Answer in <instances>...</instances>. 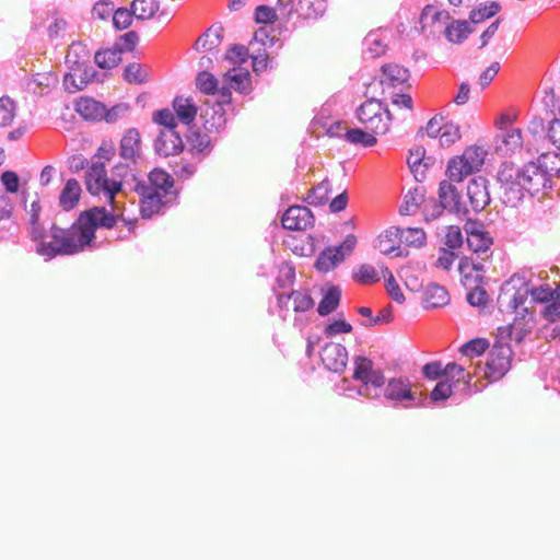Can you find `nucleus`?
<instances>
[{
    "instance_id": "nucleus-1",
    "label": "nucleus",
    "mask_w": 560,
    "mask_h": 560,
    "mask_svg": "<svg viewBox=\"0 0 560 560\" xmlns=\"http://www.w3.org/2000/svg\"><path fill=\"white\" fill-rule=\"evenodd\" d=\"M50 238L47 244H42L39 248V254L49 258L81 253L93 243L90 234L78 219L68 229L52 224Z\"/></svg>"
},
{
    "instance_id": "nucleus-2",
    "label": "nucleus",
    "mask_w": 560,
    "mask_h": 560,
    "mask_svg": "<svg viewBox=\"0 0 560 560\" xmlns=\"http://www.w3.org/2000/svg\"><path fill=\"white\" fill-rule=\"evenodd\" d=\"M357 118L373 133L385 135L390 129L394 115L380 100L371 97L357 108Z\"/></svg>"
},
{
    "instance_id": "nucleus-3",
    "label": "nucleus",
    "mask_w": 560,
    "mask_h": 560,
    "mask_svg": "<svg viewBox=\"0 0 560 560\" xmlns=\"http://www.w3.org/2000/svg\"><path fill=\"white\" fill-rule=\"evenodd\" d=\"M82 49L81 45H72L67 54L66 60L70 63V70L63 77L65 90L69 93H77L85 89L93 82L96 72L86 63V60L72 59V54L75 56L77 49Z\"/></svg>"
},
{
    "instance_id": "nucleus-4",
    "label": "nucleus",
    "mask_w": 560,
    "mask_h": 560,
    "mask_svg": "<svg viewBox=\"0 0 560 560\" xmlns=\"http://www.w3.org/2000/svg\"><path fill=\"white\" fill-rule=\"evenodd\" d=\"M85 186L90 194H104L109 203H114L115 195L121 190V180L108 179L104 163L96 162L91 165L85 175Z\"/></svg>"
},
{
    "instance_id": "nucleus-5",
    "label": "nucleus",
    "mask_w": 560,
    "mask_h": 560,
    "mask_svg": "<svg viewBox=\"0 0 560 560\" xmlns=\"http://www.w3.org/2000/svg\"><path fill=\"white\" fill-rule=\"evenodd\" d=\"M522 167L513 163H503L497 175L500 184V191L504 198V202L514 206L522 200Z\"/></svg>"
},
{
    "instance_id": "nucleus-6",
    "label": "nucleus",
    "mask_w": 560,
    "mask_h": 560,
    "mask_svg": "<svg viewBox=\"0 0 560 560\" xmlns=\"http://www.w3.org/2000/svg\"><path fill=\"white\" fill-rule=\"evenodd\" d=\"M355 245L357 237L349 234L339 246L325 248L315 261L316 270L323 273L334 270L353 252Z\"/></svg>"
},
{
    "instance_id": "nucleus-7",
    "label": "nucleus",
    "mask_w": 560,
    "mask_h": 560,
    "mask_svg": "<svg viewBox=\"0 0 560 560\" xmlns=\"http://www.w3.org/2000/svg\"><path fill=\"white\" fill-rule=\"evenodd\" d=\"M513 351L506 343L495 342L486 363V377L490 381L501 380L511 368Z\"/></svg>"
},
{
    "instance_id": "nucleus-8",
    "label": "nucleus",
    "mask_w": 560,
    "mask_h": 560,
    "mask_svg": "<svg viewBox=\"0 0 560 560\" xmlns=\"http://www.w3.org/2000/svg\"><path fill=\"white\" fill-rule=\"evenodd\" d=\"M133 190L139 196L140 214L143 219H151L159 214L173 200V198L153 191L142 183H136Z\"/></svg>"
},
{
    "instance_id": "nucleus-9",
    "label": "nucleus",
    "mask_w": 560,
    "mask_h": 560,
    "mask_svg": "<svg viewBox=\"0 0 560 560\" xmlns=\"http://www.w3.org/2000/svg\"><path fill=\"white\" fill-rule=\"evenodd\" d=\"M118 219V215L110 213L104 207H94L81 212L78 217V220L90 234L92 241L95 238L96 229H112L116 225Z\"/></svg>"
},
{
    "instance_id": "nucleus-10",
    "label": "nucleus",
    "mask_w": 560,
    "mask_h": 560,
    "mask_svg": "<svg viewBox=\"0 0 560 560\" xmlns=\"http://www.w3.org/2000/svg\"><path fill=\"white\" fill-rule=\"evenodd\" d=\"M451 16L446 10H439L432 4L425 5L420 14L419 23L421 32L428 35H435L445 28Z\"/></svg>"
},
{
    "instance_id": "nucleus-11",
    "label": "nucleus",
    "mask_w": 560,
    "mask_h": 560,
    "mask_svg": "<svg viewBox=\"0 0 560 560\" xmlns=\"http://www.w3.org/2000/svg\"><path fill=\"white\" fill-rule=\"evenodd\" d=\"M522 198L524 197V192L527 191L530 195L539 192L544 187H546L548 183L546 168L535 163H528L524 167H522Z\"/></svg>"
},
{
    "instance_id": "nucleus-12",
    "label": "nucleus",
    "mask_w": 560,
    "mask_h": 560,
    "mask_svg": "<svg viewBox=\"0 0 560 560\" xmlns=\"http://www.w3.org/2000/svg\"><path fill=\"white\" fill-rule=\"evenodd\" d=\"M408 69L396 63L384 65L382 67V75L380 79V83L383 88V93L396 91V89L408 90L410 88V85L408 84Z\"/></svg>"
},
{
    "instance_id": "nucleus-13",
    "label": "nucleus",
    "mask_w": 560,
    "mask_h": 560,
    "mask_svg": "<svg viewBox=\"0 0 560 560\" xmlns=\"http://www.w3.org/2000/svg\"><path fill=\"white\" fill-rule=\"evenodd\" d=\"M281 223L285 230L305 231L314 225V215L304 206H292L283 213Z\"/></svg>"
},
{
    "instance_id": "nucleus-14",
    "label": "nucleus",
    "mask_w": 560,
    "mask_h": 560,
    "mask_svg": "<svg viewBox=\"0 0 560 560\" xmlns=\"http://www.w3.org/2000/svg\"><path fill=\"white\" fill-rule=\"evenodd\" d=\"M119 155L131 164H137L142 158V139L137 128H129L120 139Z\"/></svg>"
},
{
    "instance_id": "nucleus-15",
    "label": "nucleus",
    "mask_w": 560,
    "mask_h": 560,
    "mask_svg": "<svg viewBox=\"0 0 560 560\" xmlns=\"http://www.w3.org/2000/svg\"><path fill=\"white\" fill-rule=\"evenodd\" d=\"M320 360L325 368L331 372H342L348 362L347 349L335 342H327L320 350Z\"/></svg>"
},
{
    "instance_id": "nucleus-16",
    "label": "nucleus",
    "mask_w": 560,
    "mask_h": 560,
    "mask_svg": "<svg viewBox=\"0 0 560 560\" xmlns=\"http://www.w3.org/2000/svg\"><path fill=\"white\" fill-rule=\"evenodd\" d=\"M138 183L144 184V186L151 188L153 191L163 194L173 199L175 198L173 191L174 179L166 171L160 167L153 168L149 173L147 180H139Z\"/></svg>"
},
{
    "instance_id": "nucleus-17",
    "label": "nucleus",
    "mask_w": 560,
    "mask_h": 560,
    "mask_svg": "<svg viewBox=\"0 0 560 560\" xmlns=\"http://www.w3.org/2000/svg\"><path fill=\"white\" fill-rule=\"evenodd\" d=\"M467 197L474 211L483 210L490 203L487 180L482 177L472 178L467 186Z\"/></svg>"
},
{
    "instance_id": "nucleus-18",
    "label": "nucleus",
    "mask_w": 560,
    "mask_h": 560,
    "mask_svg": "<svg viewBox=\"0 0 560 560\" xmlns=\"http://www.w3.org/2000/svg\"><path fill=\"white\" fill-rule=\"evenodd\" d=\"M523 143L522 129L513 128L495 139V152L508 156L520 152L523 149Z\"/></svg>"
},
{
    "instance_id": "nucleus-19",
    "label": "nucleus",
    "mask_w": 560,
    "mask_h": 560,
    "mask_svg": "<svg viewBox=\"0 0 560 560\" xmlns=\"http://www.w3.org/2000/svg\"><path fill=\"white\" fill-rule=\"evenodd\" d=\"M154 147L160 155L171 156L180 153L184 149V143L175 130H165L161 131Z\"/></svg>"
},
{
    "instance_id": "nucleus-20",
    "label": "nucleus",
    "mask_w": 560,
    "mask_h": 560,
    "mask_svg": "<svg viewBox=\"0 0 560 560\" xmlns=\"http://www.w3.org/2000/svg\"><path fill=\"white\" fill-rule=\"evenodd\" d=\"M278 303L281 308L294 312H306L314 305V301L307 292L292 291L290 294H279Z\"/></svg>"
},
{
    "instance_id": "nucleus-21",
    "label": "nucleus",
    "mask_w": 560,
    "mask_h": 560,
    "mask_svg": "<svg viewBox=\"0 0 560 560\" xmlns=\"http://www.w3.org/2000/svg\"><path fill=\"white\" fill-rule=\"evenodd\" d=\"M399 228H392L380 234L375 241V248L383 255L401 256Z\"/></svg>"
},
{
    "instance_id": "nucleus-22",
    "label": "nucleus",
    "mask_w": 560,
    "mask_h": 560,
    "mask_svg": "<svg viewBox=\"0 0 560 560\" xmlns=\"http://www.w3.org/2000/svg\"><path fill=\"white\" fill-rule=\"evenodd\" d=\"M74 109L86 120H101L105 115L104 104L88 96L78 98L74 104Z\"/></svg>"
},
{
    "instance_id": "nucleus-23",
    "label": "nucleus",
    "mask_w": 560,
    "mask_h": 560,
    "mask_svg": "<svg viewBox=\"0 0 560 560\" xmlns=\"http://www.w3.org/2000/svg\"><path fill=\"white\" fill-rule=\"evenodd\" d=\"M455 182L443 180L439 188V199L442 208L448 209L456 213L462 212L460 196L454 185Z\"/></svg>"
},
{
    "instance_id": "nucleus-24",
    "label": "nucleus",
    "mask_w": 560,
    "mask_h": 560,
    "mask_svg": "<svg viewBox=\"0 0 560 560\" xmlns=\"http://www.w3.org/2000/svg\"><path fill=\"white\" fill-rule=\"evenodd\" d=\"M172 106L176 119L185 125H190L198 113V107L191 97L176 96L172 102Z\"/></svg>"
},
{
    "instance_id": "nucleus-25",
    "label": "nucleus",
    "mask_w": 560,
    "mask_h": 560,
    "mask_svg": "<svg viewBox=\"0 0 560 560\" xmlns=\"http://www.w3.org/2000/svg\"><path fill=\"white\" fill-rule=\"evenodd\" d=\"M466 243L467 246L475 253H485L487 252L491 244L492 238L488 232H486L481 226L470 225L466 229Z\"/></svg>"
},
{
    "instance_id": "nucleus-26",
    "label": "nucleus",
    "mask_w": 560,
    "mask_h": 560,
    "mask_svg": "<svg viewBox=\"0 0 560 560\" xmlns=\"http://www.w3.org/2000/svg\"><path fill=\"white\" fill-rule=\"evenodd\" d=\"M450 295L447 290L436 283L427 285L422 295V303L425 308H436L447 305Z\"/></svg>"
},
{
    "instance_id": "nucleus-27",
    "label": "nucleus",
    "mask_w": 560,
    "mask_h": 560,
    "mask_svg": "<svg viewBox=\"0 0 560 560\" xmlns=\"http://www.w3.org/2000/svg\"><path fill=\"white\" fill-rule=\"evenodd\" d=\"M81 185L80 183L74 179L70 178L66 182L65 187L62 188L60 196H59V206L65 211H70L74 209L80 200L81 197Z\"/></svg>"
},
{
    "instance_id": "nucleus-28",
    "label": "nucleus",
    "mask_w": 560,
    "mask_h": 560,
    "mask_svg": "<svg viewBox=\"0 0 560 560\" xmlns=\"http://www.w3.org/2000/svg\"><path fill=\"white\" fill-rule=\"evenodd\" d=\"M223 40V27L221 25L210 26L195 43L196 50H217Z\"/></svg>"
},
{
    "instance_id": "nucleus-29",
    "label": "nucleus",
    "mask_w": 560,
    "mask_h": 560,
    "mask_svg": "<svg viewBox=\"0 0 560 560\" xmlns=\"http://www.w3.org/2000/svg\"><path fill=\"white\" fill-rule=\"evenodd\" d=\"M384 395L390 400H412L411 385L407 378H390L385 388Z\"/></svg>"
},
{
    "instance_id": "nucleus-30",
    "label": "nucleus",
    "mask_w": 560,
    "mask_h": 560,
    "mask_svg": "<svg viewBox=\"0 0 560 560\" xmlns=\"http://www.w3.org/2000/svg\"><path fill=\"white\" fill-rule=\"evenodd\" d=\"M359 394L368 398H378L381 389L385 384V376L381 370L373 371L365 380H362Z\"/></svg>"
},
{
    "instance_id": "nucleus-31",
    "label": "nucleus",
    "mask_w": 560,
    "mask_h": 560,
    "mask_svg": "<svg viewBox=\"0 0 560 560\" xmlns=\"http://www.w3.org/2000/svg\"><path fill=\"white\" fill-rule=\"evenodd\" d=\"M406 89L397 91H389L384 93L387 95L392 106L402 116H409L413 110L412 97L409 93L405 92Z\"/></svg>"
},
{
    "instance_id": "nucleus-32",
    "label": "nucleus",
    "mask_w": 560,
    "mask_h": 560,
    "mask_svg": "<svg viewBox=\"0 0 560 560\" xmlns=\"http://www.w3.org/2000/svg\"><path fill=\"white\" fill-rule=\"evenodd\" d=\"M203 127L208 132H218L226 122L222 107L207 108L200 115Z\"/></svg>"
},
{
    "instance_id": "nucleus-33",
    "label": "nucleus",
    "mask_w": 560,
    "mask_h": 560,
    "mask_svg": "<svg viewBox=\"0 0 560 560\" xmlns=\"http://www.w3.org/2000/svg\"><path fill=\"white\" fill-rule=\"evenodd\" d=\"M471 174L472 172L469 170L462 155L454 156L448 161L445 172L448 180L460 183Z\"/></svg>"
},
{
    "instance_id": "nucleus-34",
    "label": "nucleus",
    "mask_w": 560,
    "mask_h": 560,
    "mask_svg": "<svg viewBox=\"0 0 560 560\" xmlns=\"http://www.w3.org/2000/svg\"><path fill=\"white\" fill-rule=\"evenodd\" d=\"M471 33V28L464 20L447 22L444 28L446 39L454 44H460Z\"/></svg>"
},
{
    "instance_id": "nucleus-35",
    "label": "nucleus",
    "mask_w": 560,
    "mask_h": 560,
    "mask_svg": "<svg viewBox=\"0 0 560 560\" xmlns=\"http://www.w3.org/2000/svg\"><path fill=\"white\" fill-rule=\"evenodd\" d=\"M233 85V89L242 94H247L252 91L250 73L243 69H233L224 74Z\"/></svg>"
},
{
    "instance_id": "nucleus-36",
    "label": "nucleus",
    "mask_w": 560,
    "mask_h": 560,
    "mask_svg": "<svg viewBox=\"0 0 560 560\" xmlns=\"http://www.w3.org/2000/svg\"><path fill=\"white\" fill-rule=\"evenodd\" d=\"M469 170L478 172L485 163L487 151L480 145H470L460 154Z\"/></svg>"
},
{
    "instance_id": "nucleus-37",
    "label": "nucleus",
    "mask_w": 560,
    "mask_h": 560,
    "mask_svg": "<svg viewBox=\"0 0 560 560\" xmlns=\"http://www.w3.org/2000/svg\"><path fill=\"white\" fill-rule=\"evenodd\" d=\"M150 75V69L139 62L129 63L124 70V79L128 83L144 84Z\"/></svg>"
},
{
    "instance_id": "nucleus-38",
    "label": "nucleus",
    "mask_w": 560,
    "mask_h": 560,
    "mask_svg": "<svg viewBox=\"0 0 560 560\" xmlns=\"http://www.w3.org/2000/svg\"><path fill=\"white\" fill-rule=\"evenodd\" d=\"M341 291L338 287H331L318 304L317 312L320 316L332 313L339 305Z\"/></svg>"
},
{
    "instance_id": "nucleus-39",
    "label": "nucleus",
    "mask_w": 560,
    "mask_h": 560,
    "mask_svg": "<svg viewBox=\"0 0 560 560\" xmlns=\"http://www.w3.org/2000/svg\"><path fill=\"white\" fill-rule=\"evenodd\" d=\"M400 244L419 248L425 244L427 236L420 228L399 229Z\"/></svg>"
},
{
    "instance_id": "nucleus-40",
    "label": "nucleus",
    "mask_w": 560,
    "mask_h": 560,
    "mask_svg": "<svg viewBox=\"0 0 560 560\" xmlns=\"http://www.w3.org/2000/svg\"><path fill=\"white\" fill-rule=\"evenodd\" d=\"M131 9L137 19L147 20L159 11L160 2L158 0H133Z\"/></svg>"
},
{
    "instance_id": "nucleus-41",
    "label": "nucleus",
    "mask_w": 560,
    "mask_h": 560,
    "mask_svg": "<svg viewBox=\"0 0 560 560\" xmlns=\"http://www.w3.org/2000/svg\"><path fill=\"white\" fill-rule=\"evenodd\" d=\"M94 61L102 69H112L121 61V50L116 48L100 50L95 54Z\"/></svg>"
},
{
    "instance_id": "nucleus-42",
    "label": "nucleus",
    "mask_w": 560,
    "mask_h": 560,
    "mask_svg": "<svg viewBox=\"0 0 560 560\" xmlns=\"http://www.w3.org/2000/svg\"><path fill=\"white\" fill-rule=\"evenodd\" d=\"M345 138L352 144H360L362 147H373L376 144V135L362 130L360 128L347 129Z\"/></svg>"
},
{
    "instance_id": "nucleus-43",
    "label": "nucleus",
    "mask_w": 560,
    "mask_h": 560,
    "mask_svg": "<svg viewBox=\"0 0 560 560\" xmlns=\"http://www.w3.org/2000/svg\"><path fill=\"white\" fill-rule=\"evenodd\" d=\"M330 191L331 187L329 182L323 180L308 191L306 201L313 206L325 205L329 199Z\"/></svg>"
},
{
    "instance_id": "nucleus-44",
    "label": "nucleus",
    "mask_w": 560,
    "mask_h": 560,
    "mask_svg": "<svg viewBox=\"0 0 560 560\" xmlns=\"http://www.w3.org/2000/svg\"><path fill=\"white\" fill-rule=\"evenodd\" d=\"M197 89L206 95H215L219 86L218 79L208 71H201L196 78Z\"/></svg>"
},
{
    "instance_id": "nucleus-45",
    "label": "nucleus",
    "mask_w": 560,
    "mask_h": 560,
    "mask_svg": "<svg viewBox=\"0 0 560 560\" xmlns=\"http://www.w3.org/2000/svg\"><path fill=\"white\" fill-rule=\"evenodd\" d=\"M445 380L448 382L452 380L455 383H463L465 386H469L472 380V375L459 364L447 363Z\"/></svg>"
},
{
    "instance_id": "nucleus-46",
    "label": "nucleus",
    "mask_w": 560,
    "mask_h": 560,
    "mask_svg": "<svg viewBox=\"0 0 560 560\" xmlns=\"http://www.w3.org/2000/svg\"><path fill=\"white\" fill-rule=\"evenodd\" d=\"M189 150L196 153H206L211 150V139L208 133L191 132L188 137Z\"/></svg>"
},
{
    "instance_id": "nucleus-47",
    "label": "nucleus",
    "mask_w": 560,
    "mask_h": 560,
    "mask_svg": "<svg viewBox=\"0 0 560 560\" xmlns=\"http://www.w3.org/2000/svg\"><path fill=\"white\" fill-rule=\"evenodd\" d=\"M423 200L424 196L422 192L418 191V189L409 191L404 198V202L399 208V213L402 215L415 213V210L422 203Z\"/></svg>"
},
{
    "instance_id": "nucleus-48",
    "label": "nucleus",
    "mask_w": 560,
    "mask_h": 560,
    "mask_svg": "<svg viewBox=\"0 0 560 560\" xmlns=\"http://www.w3.org/2000/svg\"><path fill=\"white\" fill-rule=\"evenodd\" d=\"M488 347H489V342L487 339L476 338V339H472V340L464 343L460 347L459 351L463 355L474 358V357H479L482 353H485V351L488 349Z\"/></svg>"
},
{
    "instance_id": "nucleus-49",
    "label": "nucleus",
    "mask_w": 560,
    "mask_h": 560,
    "mask_svg": "<svg viewBox=\"0 0 560 560\" xmlns=\"http://www.w3.org/2000/svg\"><path fill=\"white\" fill-rule=\"evenodd\" d=\"M383 276L385 278V288L388 295L398 304H402L405 302V295L394 278L393 273L385 268L383 271Z\"/></svg>"
},
{
    "instance_id": "nucleus-50",
    "label": "nucleus",
    "mask_w": 560,
    "mask_h": 560,
    "mask_svg": "<svg viewBox=\"0 0 560 560\" xmlns=\"http://www.w3.org/2000/svg\"><path fill=\"white\" fill-rule=\"evenodd\" d=\"M560 295V289L558 285L555 289L549 288L548 285L537 287L530 290V296L535 302L538 303H552Z\"/></svg>"
},
{
    "instance_id": "nucleus-51",
    "label": "nucleus",
    "mask_w": 560,
    "mask_h": 560,
    "mask_svg": "<svg viewBox=\"0 0 560 560\" xmlns=\"http://www.w3.org/2000/svg\"><path fill=\"white\" fill-rule=\"evenodd\" d=\"M354 370H353V380L362 381L365 380L368 375H370L373 371V362L366 357L358 355L353 359Z\"/></svg>"
},
{
    "instance_id": "nucleus-52",
    "label": "nucleus",
    "mask_w": 560,
    "mask_h": 560,
    "mask_svg": "<svg viewBox=\"0 0 560 560\" xmlns=\"http://www.w3.org/2000/svg\"><path fill=\"white\" fill-rule=\"evenodd\" d=\"M354 280L363 285L373 284L380 281L376 269L371 265H361L354 273Z\"/></svg>"
},
{
    "instance_id": "nucleus-53",
    "label": "nucleus",
    "mask_w": 560,
    "mask_h": 560,
    "mask_svg": "<svg viewBox=\"0 0 560 560\" xmlns=\"http://www.w3.org/2000/svg\"><path fill=\"white\" fill-rule=\"evenodd\" d=\"M15 117V104L9 97L0 98V127H7L12 124Z\"/></svg>"
},
{
    "instance_id": "nucleus-54",
    "label": "nucleus",
    "mask_w": 560,
    "mask_h": 560,
    "mask_svg": "<svg viewBox=\"0 0 560 560\" xmlns=\"http://www.w3.org/2000/svg\"><path fill=\"white\" fill-rule=\"evenodd\" d=\"M500 5L497 2H491L488 5L479 7L470 12L469 19L472 23L478 24L483 22L498 13Z\"/></svg>"
},
{
    "instance_id": "nucleus-55",
    "label": "nucleus",
    "mask_w": 560,
    "mask_h": 560,
    "mask_svg": "<svg viewBox=\"0 0 560 560\" xmlns=\"http://www.w3.org/2000/svg\"><path fill=\"white\" fill-rule=\"evenodd\" d=\"M153 122L167 128V130H175L177 126L176 117L168 108H163L153 113Z\"/></svg>"
},
{
    "instance_id": "nucleus-56",
    "label": "nucleus",
    "mask_w": 560,
    "mask_h": 560,
    "mask_svg": "<svg viewBox=\"0 0 560 560\" xmlns=\"http://www.w3.org/2000/svg\"><path fill=\"white\" fill-rule=\"evenodd\" d=\"M458 271L460 275H466L468 271H474L475 282H481L485 268L483 264L481 262H475L468 258H464L459 261Z\"/></svg>"
},
{
    "instance_id": "nucleus-57",
    "label": "nucleus",
    "mask_w": 560,
    "mask_h": 560,
    "mask_svg": "<svg viewBox=\"0 0 560 560\" xmlns=\"http://www.w3.org/2000/svg\"><path fill=\"white\" fill-rule=\"evenodd\" d=\"M460 138V129L453 124H445L440 136V143L443 147H450Z\"/></svg>"
},
{
    "instance_id": "nucleus-58",
    "label": "nucleus",
    "mask_w": 560,
    "mask_h": 560,
    "mask_svg": "<svg viewBox=\"0 0 560 560\" xmlns=\"http://www.w3.org/2000/svg\"><path fill=\"white\" fill-rule=\"evenodd\" d=\"M352 331L351 324L347 323L343 319H336L324 328V334L327 338L335 337L341 334H350Z\"/></svg>"
},
{
    "instance_id": "nucleus-59",
    "label": "nucleus",
    "mask_w": 560,
    "mask_h": 560,
    "mask_svg": "<svg viewBox=\"0 0 560 560\" xmlns=\"http://www.w3.org/2000/svg\"><path fill=\"white\" fill-rule=\"evenodd\" d=\"M132 16H135L132 10L129 11L124 8L117 9L113 13V24L117 30H126L131 25Z\"/></svg>"
},
{
    "instance_id": "nucleus-60",
    "label": "nucleus",
    "mask_w": 560,
    "mask_h": 560,
    "mask_svg": "<svg viewBox=\"0 0 560 560\" xmlns=\"http://www.w3.org/2000/svg\"><path fill=\"white\" fill-rule=\"evenodd\" d=\"M278 20L277 12L269 5H258L255 10V21L260 24H272Z\"/></svg>"
},
{
    "instance_id": "nucleus-61",
    "label": "nucleus",
    "mask_w": 560,
    "mask_h": 560,
    "mask_svg": "<svg viewBox=\"0 0 560 560\" xmlns=\"http://www.w3.org/2000/svg\"><path fill=\"white\" fill-rule=\"evenodd\" d=\"M248 49L244 45L235 44L225 54V59L233 63H244L248 59Z\"/></svg>"
},
{
    "instance_id": "nucleus-62",
    "label": "nucleus",
    "mask_w": 560,
    "mask_h": 560,
    "mask_svg": "<svg viewBox=\"0 0 560 560\" xmlns=\"http://www.w3.org/2000/svg\"><path fill=\"white\" fill-rule=\"evenodd\" d=\"M463 242L464 240L460 229L456 225L448 226L445 234L446 249L453 250L459 248L463 245Z\"/></svg>"
},
{
    "instance_id": "nucleus-63",
    "label": "nucleus",
    "mask_w": 560,
    "mask_h": 560,
    "mask_svg": "<svg viewBox=\"0 0 560 560\" xmlns=\"http://www.w3.org/2000/svg\"><path fill=\"white\" fill-rule=\"evenodd\" d=\"M453 394L452 384L447 380L440 381L430 394L433 401L445 400Z\"/></svg>"
},
{
    "instance_id": "nucleus-64",
    "label": "nucleus",
    "mask_w": 560,
    "mask_h": 560,
    "mask_svg": "<svg viewBox=\"0 0 560 560\" xmlns=\"http://www.w3.org/2000/svg\"><path fill=\"white\" fill-rule=\"evenodd\" d=\"M539 163H541V166L546 168V173L549 175H558L560 177V155L553 154H542L539 158Z\"/></svg>"
}]
</instances>
